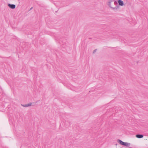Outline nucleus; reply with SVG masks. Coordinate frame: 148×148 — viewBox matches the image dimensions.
Wrapping results in <instances>:
<instances>
[{
	"label": "nucleus",
	"instance_id": "obj_1",
	"mask_svg": "<svg viewBox=\"0 0 148 148\" xmlns=\"http://www.w3.org/2000/svg\"><path fill=\"white\" fill-rule=\"evenodd\" d=\"M117 4V2L114 0H108V6L113 10H117L119 8Z\"/></svg>",
	"mask_w": 148,
	"mask_h": 148
},
{
	"label": "nucleus",
	"instance_id": "obj_2",
	"mask_svg": "<svg viewBox=\"0 0 148 148\" xmlns=\"http://www.w3.org/2000/svg\"><path fill=\"white\" fill-rule=\"evenodd\" d=\"M117 141L120 144L126 147H128L130 145V143L123 142L122 140L119 139Z\"/></svg>",
	"mask_w": 148,
	"mask_h": 148
},
{
	"label": "nucleus",
	"instance_id": "obj_3",
	"mask_svg": "<svg viewBox=\"0 0 148 148\" xmlns=\"http://www.w3.org/2000/svg\"><path fill=\"white\" fill-rule=\"evenodd\" d=\"M32 104V103H30L28 104H21V105L24 107H27L29 106H31Z\"/></svg>",
	"mask_w": 148,
	"mask_h": 148
},
{
	"label": "nucleus",
	"instance_id": "obj_4",
	"mask_svg": "<svg viewBox=\"0 0 148 148\" xmlns=\"http://www.w3.org/2000/svg\"><path fill=\"white\" fill-rule=\"evenodd\" d=\"M8 5L10 8L12 9L15 8L16 7L15 5L14 4H9Z\"/></svg>",
	"mask_w": 148,
	"mask_h": 148
},
{
	"label": "nucleus",
	"instance_id": "obj_5",
	"mask_svg": "<svg viewBox=\"0 0 148 148\" xmlns=\"http://www.w3.org/2000/svg\"><path fill=\"white\" fill-rule=\"evenodd\" d=\"M118 2L120 5L123 6L124 5L123 2L121 0H119L118 1Z\"/></svg>",
	"mask_w": 148,
	"mask_h": 148
},
{
	"label": "nucleus",
	"instance_id": "obj_6",
	"mask_svg": "<svg viewBox=\"0 0 148 148\" xmlns=\"http://www.w3.org/2000/svg\"><path fill=\"white\" fill-rule=\"evenodd\" d=\"M136 137L138 138H140L143 137V135L142 134H138L136 135Z\"/></svg>",
	"mask_w": 148,
	"mask_h": 148
},
{
	"label": "nucleus",
	"instance_id": "obj_7",
	"mask_svg": "<svg viewBox=\"0 0 148 148\" xmlns=\"http://www.w3.org/2000/svg\"><path fill=\"white\" fill-rule=\"evenodd\" d=\"M97 51V49H95L94 51H93V53H95Z\"/></svg>",
	"mask_w": 148,
	"mask_h": 148
},
{
	"label": "nucleus",
	"instance_id": "obj_8",
	"mask_svg": "<svg viewBox=\"0 0 148 148\" xmlns=\"http://www.w3.org/2000/svg\"><path fill=\"white\" fill-rule=\"evenodd\" d=\"M32 8H31V9H32Z\"/></svg>",
	"mask_w": 148,
	"mask_h": 148
}]
</instances>
